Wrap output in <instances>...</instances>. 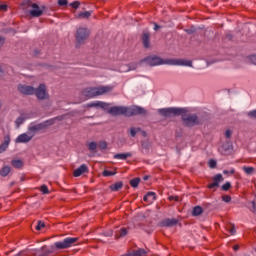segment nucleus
<instances>
[{
  "label": "nucleus",
  "mask_w": 256,
  "mask_h": 256,
  "mask_svg": "<svg viewBox=\"0 0 256 256\" xmlns=\"http://www.w3.org/2000/svg\"><path fill=\"white\" fill-rule=\"evenodd\" d=\"M159 113L164 117L182 115L183 121L187 127H193V125H197V123H199L196 115L187 116V108H164L160 109Z\"/></svg>",
  "instance_id": "nucleus-1"
},
{
  "label": "nucleus",
  "mask_w": 256,
  "mask_h": 256,
  "mask_svg": "<svg viewBox=\"0 0 256 256\" xmlns=\"http://www.w3.org/2000/svg\"><path fill=\"white\" fill-rule=\"evenodd\" d=\"M145 61L147 65H150V67H155L157 65H184L186 67H191V61L179 59L163 60L157 56L148 57L145 59Z\"/></svg>",
  "instance_id": "nucleus-2"
},
{
  "label": "nucleus",
  "mask_w": 256,
  "mask_h": 256,
  "mask_svg": "<svg viewBox=\"0 0 256 256\" xmlns=\"http://www.w3.org/2000/svg\"><path fill=\"white\" fill-rule=\"evenodd\" d=\"M113 91V87L111 86H100L96 88H87L83 91V95L91 99V97H97L99 95H105V93H109Z\"/></svg>",
  "instance_id": "nucleus-3"
},
{
  "label": "nucleus",
  "mask_w": 256,
  "mask_h": 256,
  "mask_svg": "<svg viewBox=\"0 0 256 256\" xmlns=\"http://www.w3.org/2000/svg\"><path fill=\"white\" fill-rule=\"evenodd\" d=\"M79 242L78 237H68L65 238L63 241H58L54 243L56 249H69L70 247H75Z\"/></svg>",
  "instance_id": "nucleus-4"
},
{
  "label": "nucleus",
  "mask_w": 256,
  "mask_h": 256,
  "mask_svg": "<svg viewBox=\"0 0 256 256\" xmlns=\"http://www.w3.org/2000/svg\"><path fill=\"white\" fill-rule=\"evenodd\" d=\"M132 115H145V109L139 106L127 107L126 117H131Z\"/></svg>",
  "instance_id": "nucleus-5"
},
{
  "label": "nucleus",
  "mask_w": 256,
  "mask_h": 256,
  "mask_svg": "<svg viewBox=\"0 0 256 256\" xmlns=\"http://www.w3.org/2000/svg\"><path fill=\"white\" fill-rule=\"evenodd\" d=\"M87 37H89V30L87 28H79L77 30L76 41L78 43H83Z\"/></svg>",
  "instance_id": "nucleus-6"
},
{
  "label": "nucleus",
  "mask_w": 256,
  "mask_h": 256,
  "mask_svg": "<svg viewBox=\"0 0 256 256\" xmlns=\"http://www.w3.org/2000/svg\"><path fill=\"white\" fill-rule=\"evenodd\" d=\"M110 115H125L127 117V107L124 106H114L108 110Z\"/></svg>",
  "instance_id": "nucleus-7"
},
{
  "label": "nucleus",
  "mask_w": 256,
  "mask_h": 256,
  "mask_svg": "<svg viewBox=\"0 0 256 256\" xmlns=\"http://www.w3.org/2000/svg\"><path fill=\"white\" fill-rule=\"evenodd\" d=\"M31 10L29 11L31 17H41L43 15V9L37 4L30 5Z\"/></svg>",
  "instance_id": "nucleus-8"
},
{
  "label": "nucleus",
  "mask_w": 256,
  "mask_h": 256,
  "mask_svg": "<svg viewBox=\"0 0 256 256\" xmlns=\"http://www.w3.org/2000/svg\"><path fill=\"white\" fill-rule=\"evenodd\" d=\"M18 91H20L23 95H33V93H35V88L27 85H19Z\"/></svg>",
  "instance_id": "nucleus-9"
},
{
  "label": "nucleus",
  "mask_w": 256,
  "mask_h": 256,
  "mask_svg": "<svg viewBox=\"0 0 256 256\" xmlns=\"http://www.w3.org/2000/svg\"><path fill=\"white\" fill-rule=\"evenodd\" d=\"M34 93H36L39 99H47V90L43 84H41L36 91L34 90Z\"/></svg>",
  "instance_id": "nucleus-10"
},
{
  "label": "nucleus",
  "mask_w": 256,
  "mask_h": 256,
  "mask_svg": "<svg viewBox=\"0 0 256 256\" xmlns=\"http://www.w3.org/2000/svg\"><path fill=\"white\" fill-rule=\"evenodd\" d=\"M214 183H210L208 185V189H215V187H219V182L223 181V175L217 174L213 177Z\"/></svg>",
  "instance_id": "nucleus-11"
},
{
  "label": "nucleus",
  "mask_w": 256,
  "mask_h": 256,
  "mask_svg": "<svg viewBox=\"0 0 256 256\" xmlns=\"http://www.w3.org/2000/svg\"><path fill=\"white\" fill-rule=\"evenodd\" d=\"M87 171H89L87 165L82 164L79 168L74 170L73 175L74 177H81V175H83V173H87Z\"/></svg>",
  "instance_id": "nucleus-12"
},
{
  "label": "nucleus",
  "mask_w": 256,
  "mask_h": 256,
  "mask_svg": "<svg viewBox=\"0 0 256 256\" xmlns=\"http://www.w3.org/2000/svg\"><path fill=\"white\" fill-rule=\"evenodd\" d=\"M31 139H33V136L24 133L16 138V143H29Z\"/></svg>",
  "instance_id": "nucleus-13"
},
{
  "label": "nucleus",
  "mask_w": 256,
  "mask_h": 256,
  "mask_svg": "<svg viewBox=\"0 0 256 256\" xmlns=\"http://www.w3.org/2000/svg\"><path fill=\"white\" fill-rule=\"evenodd\" d=\"M143 199L146 203H153L156 199L155 192H148Z\"/></svg>",
  "instance_id": "nucleus-14"
},
{
  "label": "nucleus",
  "mask_w": 256,
  "mask_h": 256,
  "mask_svg": "<svg viewBox=\"0 0 256 256\" xmlns=\"http://www.w3.org/2000/svg\"><path fill=\"white\" fill-rule=\"evenodd\" d=\"M88 107H100L101 109H109V104L105 102H96L88 104Z\"/></svg>",
  "instance_id": "nucleus-15"
},
{
  "label": "nucleus",
  "mask_w": 256,
  "mask_h": 256,
  "mask_svg": "<svg viewBox=\"0 0 256 256\" xmlns=\"http://www.w3.org/2000/svg\"><path fill=\"white\" fill-rule=\"evenodd\" d=\"M203 214V208L201 206H195L192 210V215L197 217Z\"/></svg>",
  "instance_id": "nucleus-16"
},
{
  "label": "nucleus",
  "mask_w": 256,
  "mask_h": 256,
  "mask_svg": "<svg viewBox=\"0 0 256 256\" xmlns=\"http://www.w3.org/2000/svg\"><path fill=\"white\" fill-rule=\"evenodd\" d=\"M149 37H150L149 33L147 32L143 33L142 40H143V45L146 49H148L149 47Z\"/></svg>",
  "instance_id": "nucleus-17"
},
{
  "label": "nucleus",
  "mask_w": 256,
  "mask_h": 256,
  "mask_svg": "<svg viewBox=\"0 0 256 256\" xmlns=\"http://www.w3.org/2000/svg\"><path fill=\"white\" fill-rule=\"evenodd\" d=\"M9 173H11V167L9 166H4L1 170H0V175L2 177H7V175H9Z\"/></svg>",
  "instance_id": "nucleus-18"
},
{
  "label": "nucleus",
  "mask_w": 256,
  "mask_h": 256,
  "mask_svg": "<svg viewBox=\"0 0 256 256\" xmlns=\"http://www.w3.org/2000/svg\"><path fill=\"white\" fill-rule=\"evenodd\" d=\"M127 157H131V153H122V154H115L114 159H122L125 160Z\"/></svg>",
  "instance_id": "nucleus-19"
},
{
  "label": "nucleus",
  "mask_w": 256,
  "mask_h": 256,
  "mask_svg": "<svg viewBox=\"0 0 256 256\" xmlns=\"http://www.w3.org/2000/svg\"><path fill=\"white\" fill-rule=\"evenodd\" d=\"M175 223H177V221L167 219V220L162 221V226L163 227H171V226L175 225Z\"/></svg>",
  "instance_id": "nucleus-20"
},
{
  "label": "nucleus",
  "mask_w": 256,
  "mask_h": 256,
  "mask_svg": "<svg viewBox=\"0 0 256 256\" xmlns=\"http://www.w3.org/2000/svg\"><path fill=\"white\" fill-rule=\"evenodd\" d=\"M243 171H244V173H246V175H253V173H255V168L249 167V166H244Z\"/></svg>",
  "instance_id": "nucleus-21"
},
{
  "label": "nucleus",
  "mask_w": 256,
  "mask_h": 256,
  "mask_svg": "<svg viewBox=\"0 0 256 256\" xmlns=\"http://www.w3.org/2000/svg\"><path fill=\"white\" fill-rule=\"evenodd\" d=\"M226 231H227L230 235H235V225H233V224H227V225H226Z\"/></svg>",
  "instance_id": "nucleus-22"
},
{
  "label": "nucleus",
  "mask_w": 256,
  "mask_h": 256,
  "mask_svg": "<svg viewBox=\"0 0 256 256\" xmlns=\"http://www.w3.org/2000/svg\"><path fill=\"white\" fill-rule=\"evenodd\" d=\"M12 166L15 167L16 169H21V167H23V161L13 160L12 161Z\"/></svg>",
  "instance_id": "nucleus-23"
},
{
  "label": "nucleus",
  "mask_w": 256,
  "mask_h": 256,
  "mask_svg": "<svg viewBox=\"0 0 256 256\" xmlns=\"http://www.w3.org/2000/svg\"><path fill=\"white\" fill-rule=\"evenodd\" d=\"M7 147H9V137H6L5 143L0 146V153H3Z\"/></svg>",
  "instance_id": "nucleus-24"
},
{
  "label": "nucleus",
  "mask_w": 256,
  "mask_h": 256,
  "mask_svg": "<svg viewBox=\"0 0 256 256\" xmlns=\"http://www.w3.org/2000/svg\"><path fill=\"white\" fill-rule=\"evenodd\" d=\"M123 183L117 182L114 185L111 186L112 191H119V189H122Z\"/></svg>",
  "instance_id": "nucleus-25"
},
{
  "label": "nucleus",
  "mask_w": 256,
  "mask_h": 256,
  "mask_svg": "<svg viewBox=\"0 0 256 256\" xmlns=\"http://www.w3.org/2000/svg\"><path fill=\"white\" fill-rule=\"evenodd\" d=\"M141 181V179L139 178H134L130 181V185L131 187H139V182Z\"/></svg>",
  "instance_id": "nucleus-26"
},
{
  "label": "nucleus",
  "mask_w": 256,
  "mask_h": 256,
  "mask_svg": "<svg viewBox=\"0 0 256 256\" xmlns=\"http://www.w3.org/2000/svg\"><path fill=\"white\" fill-rule=\"evenodd\" d=\"M117 172L116 171H110V170H104L103 171V176L104 177H113Z\"/></svg>",
  "instance_id": "nucleus-27"
},
{
  "label": "nucleus",
  "mask_w": 256,
  "mask_h": 256,
  "mask_svg": "<svg viewBox=\"0 0 256 256\" xmlns=\"http://www.w3.org/2000/svg\"><path fill=\"white\" fill-rule=\"evenodd\" d=\"M35 229H36V231H41V229H45V222L38 221Z\"/></svg>",
  "instance_id": "nucleus-28"
},
{
  "label": "nucleus",
  "mask_w": 256,
  "mask_h": 256,
  "mask_svg": "<svg viewBox=\"0 0 256 256\" xmlns=\"http://www.w3.org/2000/svg\"><path fill=\"white\" fill-rule=\"evenodd\" d=\"M134 255H135V256H145V255H147V252H145L144 249H139V250H136V251L134 252Z\"/></svg>",
  "instance_id": "nucleus-29"
},
{
  "label": "nucleus",
  "mask_w": 256,
  "mask_h": 256,
  "mask_svg": "<svg viewBox=\"0 0 256 256\" xmlns=\"http://www.w3.org/2000/svg\"><path fill=\"white\" fill-rule=\"evenodd\" d=\"M24 121H25V118H23V117L17 118L16 127H19V126L23 125Z\"/></svg>",
  "instance_id": "nucleus-30"
},
{
  "label": "nucleus",
  "mask_w": 256,
  "mask_h": 256,
  "mask_svg": "<svg viewBox=\"0 0 256 256\" xmlns=\"http://www.w3.org/2000/svg\"><path fill=\"white\" fill-rule=\"evenodd\" d=\"M231 189V183L230 182H226L223 186H222V191H229Z\"/></svg>",
  "instance_id": "nucleus-31"
},
{
  "label": "nucleus",
  "mask_w": 256,
  "mask_h": 256,
  "mask_svg": "<svg viewBox=\"0 0 256 256\" xmlns=\"http://www.w3.org/2000/svg\"><path fill=\"white\" fill-rule=\"evenodd\" d=\"M88 148L90 151H95V149H97V143L95 142L89 143Z\"/></svg>",
  "instance_id": "nucleus-32"
},
{
  "label": "nucleus",
  "mask_w": 256,
  "mask_h": 256,
  "mask_svg": "<svg viewBox=\"0 0 256 256\" xmlns=\"http://www.w3.org/2000/svg\"><path fill=\"white\" fill-rule=\"evenodd\" d=\"M40 191L44 194L47 195L49 193V188H47L46 185H42L40 188Z\"/></svg>",
  "instance_id": "nucleus-33"
},
{
  "label": "nucleus",
  "mask_w": 256,
  "mask_h": 256,
  "mask_svg": "<svg viewBox=\"0 0 256 256\" xmlns=\"http://www.w3.org/2000/svg\"><path fill=\"white\" fill-rule=\"evenodd\" d=\"M79 5H81V3L79 1H75L70 4V7L73 9H79Z\"/></svg>",
  "instance_id": "nucleus-34"
},
{
  "label": "nucleus",
  "mask_w": 256,
  "mask_h": 256,
  "mask_svg": "<svg viewBox=\"0 0 256 256\" xmlns=\"http://www.w3.org/2000/svg\"><path fill=\"white\" fill-rule=\"evenodd\" d=\"M208 164L210 169H215V167H217V162L215 160H210Z\"/></svg>",
  "instance_id": "nucleus-35"
},
{
  "label": "nucleus",
  "mask_w": 256,
  "mask_h": 256,
  "mask_svg": "<svg viewBox=\"0 0 256 256\" xmlns=\"http://www.w3.org/2000/svg\"><path fill=\"white\" fill-rule=\"evenodd\" d=\"M222 201H224V203H231V196L229 195L222 196Z\"/></svg>",
  "instance_id": "nucleus-36"
},
{
  "label": "nucleus",
  "mask_w": 256,
  "mask_h": 256,
  "mask_svg": "<svg viewBox=\"0 0 256 256\" xmlns=\"http://www.w3.org/2000/svg\"><path fill=\"white\" fill-rule=\"evenodd\" d=\"M80 17H83L84 19H88V17H91V12H82L80 13Z\"/></svg>",
  "instance_id": "nucleus-37"
},
{
  "label": "nucleus",
  "mask_w": 256,
  "mask_h": 256,
  "mask_svg": "<svg viewBox=\"0 0 256 256\" xmlns=\"http://www.w3.org/2000/svg\"><path fill=\"white\" fill-rule=\"evenodd\" d=\"M138 131H139V128H131L130 129L131 137H135V135H137Z\"/></svg>",
  "instance_id": "nucleus-38"
},
{
  "label": "nucleus",
  "mask_w": 256,
  "mask_h": 256,
  "mask_svg": "<svg viewBox=\"0 0 256 256\" xmlns=\"http://www.w3.org/2000/svg\"><path fill=\"white\" fill-rule=\"evenodd\" d=\"M99 149H107V142H100L98 144Z\"/></svg>",
  "instance_id": "nucleus-39"
},
{
  "label": "nucleus",
  "mask_w": 256,
  "mask_h": 256,
  "mask_svg": "<svg viewBox=\"0 0 256 256\" xmlns=\"http://www.w3.org/2000/svg\"><path fill=\"white\" fill-rule=\"evenodd\" d=\"M125 235H127V228H122L120 230V235L119 237H125Z\"/></svg>",
  "instance_id": "nucleus-40"
},
{
  "label": "nucleus",
  "mask_w": 256,
  "mask_h": 256,
  "mask_svg": "<svg viewBox=\"0 0 256 256\" xmlns=\"http://www.w3.org/2000/svg\"><path fill=\"white\" fill-rule=\"evenodd\" d=\"M58 5H60L61 7L67 5V0H58Z\"/></svg>",
  "instance_id": "nucleus-41"
},
{
  "label": "nucleus",
  "mask_w": 256,
  "mask_h": 256,
  "mask_svg": "<svg viewBox=\"0 0 256 256\" xmlns=\"http://www.w3.org/2000/svg\"><path fill=\"white\" fill-rule=\"evenodd\" d=\"M248 115L249 117H254L256 119V110L250 111Z\"/></svg>",
  "instance_id": "nucleus-42"
},
{
  "label": "nucleus",
  "mask_w": 256,
  "mask_h": 256,
  "mask_svg": "<svg viewBox=\"0 0 256 256\" xmlns=\"http://www.w3.org/2000/svg\"><path fill=\"white\" fill-rule=\"evenodd\" d=\"M170 201H179V196H169Z\"/></svg>",
  "instance_id": "nucleus-43"
},
{
  "label": "nucleus",
  "mask_w": 256,
  "mask_h": 256,
  "mask_svg": "<svg viewBox=\"0 0 256 256\" xmlns=\"http://www.w3.org/2000/svg\"><path fill=\"white\" fill-rule=\"evenodd\" d=\"M0 11H7V5L1 4L0 5Z\"/></svg>",
  "instance_id": "nucleus-44"
},
{
  "label": "nucleus",
  "mask_w": 256,
  "mask_h": 256,
  "mask_svg": "<svg viewBox=\"0 0 256 256\" xmlns=\"http://www.w3.org/2000/svg\"><path fill=\"white\" fill-rule=\"evenodd\" d=\"M251 61L254 65H256V55L251 56Z\"/></svg>",
  "instance_id": "nucleus-45"
},
{
  "label": "nucleus",
  "mask_w": 256,
  "mask_h": 256,
  "mask_svg": "<svg viewBox=\"0 0 256 256\" xmlns=\"http://www.w3.org/2000/svg\"><path fill=\"white\" fill-rule=\"evenodd\" d=\"M225 135H226L227 139H229V137H231V131H230V130H227V131L225 132Z\"/></svg>",
  "instance_id": "nucleus-46"
},
{
  "label": "nucleus",
  "mask_w": 256,
  "mask_h": 256,
  "mask_svg": "<svg viewBox=\"0 0 256 256\" xmlns=\"http://www.w3.org/2000/svg\"><path fill=\"white\" fill-rule=\"evenodd\" d=\"M4 43H5V40L3 38H0V47H3Z\"/></svg>",
  "instance_id": "nucleus-47"
},
{
  "label": "nucleus",
  "mask_w": 256,
  "mask_h": 256,
  "mask_svg": "<svg viewBox=\"0 0 256 256\" xmlns=\"http://www.w3.org/2000/svg\"><path fill=\"white\" fill-rule=\"evenodd\" d=\"M233 249H234V251H239V245H234Z\"/></svg>",
  "instance_id": "nucleus-48"
},
{
  "label": "nucleus",
  "mask_w": 256,
  "mask_h": 256,
  "mask_svg": "<svg viewBox=\"0 0 256 256\" xmlns=\"http://www.w3.org/2000/svg\"><path fill=\"white\" fill-rule=\"evenodd\" d=\"M229 173H230V175H235V170L232 168V169H230Z\"/></svg>",
  "instance_id": "nucleus-49"
},
{
  "label": "nucleus",
  "mask_w": 256,
  "mask_h": 256,
  "mask_svg": "<svg viewBox=\"0 0 256 256\" xmlns=\"http://www.w3.org/2000/svg\"><path fill=\"white\" fill-rule=\"evenodd\" d=\"M229 173H230L229 170H224V171H223V174H224V175H229Z\"/></svg>",
  "instance_id": "nucleus-50"
},
{
  "label": "nucleus",
  "mask_w": 256,
  "mask_h": 256,
  "mask_svg": "<svg viewBox=\"0 0 256 256\" xmlns=\"http://www.w3.org/2000/svg\"><path fill=\"white\" fill-rule=\"evenodd\" d=\"M154 29H155V31H157V29H159V25L155 24Z\"/></svg>",
  "instance_id": "nucleus-51"
},
{
  "label": "nucleus",
  "mask_w": 256,
  "mask_h": 256,
  "mask_svg": "<svg viewBox=\"0 0 256 256\" xmlns=\"http://www.w3.org/2000/svg\"><path fill=\"white\" fill-rule=\"evenodd\" d=\"M3 75V70L0 68V76Z\"/></svg>",
  "instance_id": "nucleus-52"
}]
</instances>
